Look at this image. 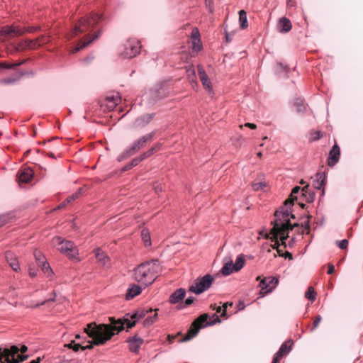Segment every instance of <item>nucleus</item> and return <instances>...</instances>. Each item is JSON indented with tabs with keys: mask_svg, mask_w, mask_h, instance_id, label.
Returning a JSON list of instances; mask_svg holds the SVG:
<instances>
[{
	"mask_svg": "<svg viewBox=\"0 0 363 363\" xmlns=\"http://www.w3.org/2000/svg\"><path fill=\"white\" fill-rule=\"evenodd\" d=\"M6 258L11 267L15 271L18 272L20 270V266L16 258L12 257V254L7 252Z\"/></svg>",
	"mask_w": 363,
	"mask_h": 363,
	"instance_id": "nucleus-29",
	"label": "nucleus"
},
{
	"mask_svg": "<svg viewBox=\"0 0 363 363\" xmlns=\"http://www.w3.org/2000/svg\"><path fill=\"white\" fill-rule=\"evenodd\" d=\"M52 244L57 247V250L69 258H76L78 250L74 244L69 240H65L60 237H55L52 239Z\"/></svg>",
	"mask_w": 363,
	"mask_h": 363,
	"instance_id": "nucleus-6",
	"label": "nucleus"
},
{
	"mask_svg": "<svg viewBox=\"0 0 363 363\" xmlns=\"http://www.w3.org/2000/svg\"><path fill=\"white\" fill-rule=\"evenodd\" d=\"M296 6V1L294 0H286V6L288 8L294 7Z\"/></svg>",
	"mask_w": 363,
	"mask_h": 363,
	"instance_id": "nucleus-59",
	"label": "nucleus"
},
{
	"mask_svg": "<svg viewBox=\"0 0 363 363\" xmlns=\"http://www.w3.org/2000/svg\"><path fill=\"white\" fill-rule=\"evenodd\" d=\"M239 22L240 26L242 29H245L248 27L247 13L244 10H240L239 11Z\"/></svg>",
	"mask_w": 363,
	"mask_h": 363,
	"instance_id": "nucleus-31",
	"label": "nucleus"
},
{
	"mask_svg": "<svg viewBox=\"0 0 363 363\" xmlns=\"http://www.w3.org/2000/svg\"><path fill=\"white\" fill-rule=\"evenodd\" d=\"M186 294L185 289H179L176 290L169 297V302L172 304L177 303L183 300Z\"/></svg>",
	"mask_w": 363,
	"mask_h": 363,
	"instance_id": "nucleus-21",
	"label": "nucleus"
},
{
	"mask_svg": "<svg viewBox=\"0 0 363 363\" xmlns=\"http://www.w3.org/2000/svg\"><path fill=\"white\" fill-rule=\"evenodd\" d=\"M135 325V321H130L128 319H118L115 320V331L118 333L122 331L125 328H131Z\"/></svg>",
	"mask_w": 363,
	"mask_h": 363,
	"instance_id": "nucleus-16",
	"label": "nucleus"
},
{
	"mask_svg": "<svg viewBox=\"0 0 363 363\" xmlns=\"http://www.w3.org/2000/svg\"><path fill=\"white\" fill-rule=\"evenodd\" d=\"M95 256L99 264L101 267H106L107 264L110 262V259L106 253L100 249L95 250Z\"/></svg>",
	"mask_w": 363,
	"mask_h": 363,
	"instance_id": "nucleus-20",
	"label": "nucleus"
},
{
	"mask_svg": "<svg viewBox=\"0 0 363 363\" xmlns=\"http://www.w3.org/2000/svg\"><path fill=\"white\" fill-rule=\"evenodd\" d=\"M243 126L252 129V130H255V129L257 128L256 124L251 123H246L245 125H240L239 127H240V128L242 129L243 128Z\"/></svg>",
	"mask_w": 363,
	"mask_h": 363,
	"instance_id": "nucleus-52",
	"label": "nucleus"
},
{
	"mask_svg": "<svg viewBox=\"0 0 363 363\" xmlns=\"http://www.w3.org/2000/svg\"><path fill=\"white\" fill-rule=\"evenodd\" d=\"M194 301V297H189L188 298H186L185 300V305L186 306H189L191 303H193Z\"/></svg>",
	"mask_w": 363,
	"mask_h": 363,
	"instance_id": "nucleus-62",
	"label": "nucleus"
},
{
	"mask_svg": "<svg viewBox=\"0 0 363 363\" xmlns=\"http://www.w3.org/2000/svg\"><path fill=\"white\" fill-rule=\"evenodd\" d=\"M16 81V78L8 77V78H5V79H1L0 80V84H9L14 83Z\"/></svg>",
	"mask_w": 363,
	"mask_h": 363,
	"instance_id": "nucleus-48",
	"label": "nucleus"
},
{
	"mask_svg": "<svg viewBox=\"0 0 363 363\" xmlns=\"http://www.w3.org/2000/svg\"><path fill=\"white\" fill-rule=\"evenodd\" d=\"M337 245L340 249H346L348 246V240L345 239L337 242Z\"/></svg>",
	"mask_w": 363,
	"mask_h": 363,
	"instance_id": "nucleus-51",
	"label": "nucleus"
},
{
	"mask_svg": "<svg viewBox=\"0 0 363 363\" xmlns=\"http://www.w3.org/2000/svg\"><path fill=\"white\" fill-rule=\"evenodd\" d=\"M271 239L272 241H274V245L273 246L274 248H276L277 250V252L279 253V256H284L283 250L281 249V246L282 245L284 248L286 247V242H284V244H279L278 239L276 240L273 235H272Z\"/></svg>",
	"mask_w": 363,
	"mask_h": 363,
	"instance_id": "nucleus-39",
	"label": "nucleus"
},
{
	"mask_svg": "<svg viewBox=\"0 0 363 363\" xmlns=\"http://www.w3.org/2000/svg\"><path fill=\"white\" fill-rule=\"evenodd\" d=\"M257 281L260 280L259 287H260V294L264 296L271 292L278 284L279 280L276 277H264L261 279V277H257Z\"/></svg>",
	"mask_w": 363,
	"mask_h": 363,
	"instance_id": "nucleus-9",
	"label": "nucleus"
},
{
	"mask_svg": "<svg viewBox=\"0 0 363 363\" xmlns=\"http://www.w3.org/2000/svg\"><path fill=\"white\" fill-rule=\"evenodd\" d=\"M23 31L18 26H4L0 28V37L6 36L9 35H21Z\"/></svg>",
	"mask_w": 363,
	"mask_h": 363,
	"instance_id": "nucleus-14",
	"label": "nucleus"
},
{
	"mask_svg": "<svg viewBox=\"0 0 363 363\" xmlns=\"http://www.w3.org/2000/svg\"><path fill=\"white\" fill-rule=\"evenodd\" d=\"M316 293L312 286H309L305 294L306 298L308 300L313 301L315 299Z\"/></svg>",
	"mask_w": 363,
	"mask_h": 363,
	"instance_id": "nucleus-40",
	"label": "nucleus"
},
{
	"mask_svg": "<svg viewBox=\"0 0 363 363\" xmlns=\"http://www.w3.org/2000/svg\"><path fill=\"white\" fill-rule=\"evenodd\" d=\"M211 308H213V310H216L217 313H223V310L222 309V307L220 306H216V305H211Z\"/></svg>",
	"mask_w": 363,
	"mask_h": 363,
	"instance_id": "nucleus-61",
	"label": "nucleus"
},
{
	"mask_svg": "<svg viewBox=\"0 0 363 363\" xmlns=\"http://www.w3.org/2000/svg\"><path fill=\"white\" fill-rule=\"evenodd\" d=\"M99 34H96V35H94L91 38H89V39L86 41H84L82 43V44L80 45H78L75 48H74L72 50V53H74V52H78L79 50H80L81 49H83L84 48L86 47L88 45H89L92 41H94L95 39H96L97 38H99Z\"/></svg>",
	"mask_w": 363,
	"mask_h": 363,
	"instance_id": "nucleus-30",
	"label": "nucleus"
},
{
	"mask_svg": "<svg viewBox=\"0 0 363 363\" xmlns=\"http://www.w3.org/2000/svg\"><path fill=\"white\" fill-rule=\"evenodd\" d=\"M16 65H6L4 63H0V68H5V69H12Z\"/></svg>",
	"mask_w": 363,
	"mask_h": 363,
	"instance_id": "nucleus-58",
	"label": "nucleus"
},
{
	"mask_svg": "<svg viewBox=\"0 0 363 363\" xmlns=\"http://www.w3.org/2000/svg\"><path fill=\"white\" fill-rule=\"evenodd\" d=\"M154 132L147 134L133 143L132 146L128 149V153L130 155L135 154L137 151L143 148L148 142H150L154 137Z\"/></svg>",
	"mask_w": 363,
	"mask_h": 363,
	"instance_id": "nucleus-11",
	"label": "nucleus"
},
{
	"mask_svg": "<svg viewBox=\"0 0 363 363\" xmlns=\"http://www.w3.org/2000/svg\"><path fill=\"white\" fill-rule=\"evenodd\" d=\"M83 192H84V189L83 188L78 189V190L75 193H74L71 196H69L66 199V201H67V203H70L71 202H72L75 199H78L83 194Z\"/></svg>",
	"mask_w": 363,
	"mask_h": 363,
	"instance_id": "nucleus-37",
	"label": "nucleus"
},
{
	"mask_svg": "<svg viewBox=\"0 0 363 363\" xmlns=\"http://www.w3.org/2000/svg\"><path fill=\"white\" fill-rule=\"evenodd\" d=\"M42 271L47 277H50L52 274V270L50 267V264L47 262H43L40 264Z\"/></svg>",
	"mask_w": 363,
	"mask_h": 363,
	"instance_id": "nucleus-36",
	"label": "nucleus"
},
{
	"mask_svg": "<svg viewBox=\"0 0 363 363\" xmlns=\"http://www.w3.org/2000/svg\"><path fill=\"white\" fill-rule=\"evenodd\" d=\"M141 50L140 42L137 39H129L124 45V50L120 53L124 58H133L137 56Z\"/></svg>",
	"mask_w": 363,
	"mask_h": 363,
	"instance_id": "nucleus-7",
	"label": "nucleus"
},
{
	"mask_svg": "<svg viewBox=\"0 0 363 363\" xmlns=\"http://www.w3.org/2000/svg\"><path fill=\"white\" fill-rule=\"evenodd\" d=\"M18 349V352H21V353H25L28 350V347L26 345H23L21 348Z\"/></svg>",
	"mask_w": 363,
	"mask_h": 363,
	"instance_id": "nucleus-64",
	"label": "nucleus"
},
{
	"mask_svg": "<svg viewBox=\"0 0 363 363\" xmlns=\"http://www.w3.org/2000/svg\"><path fill=\"white\" fill-rule=\"evenodd\" d=\"M34 256L39 264H41L43 262H45V257L40 251L35 250L34 252Z\"/></svg>",
	"mask_w": 363,
	"mask_h": 363,
	"instance_id": "nucleus-46",
	"label": "nucleus"
},
{
	"mask_svg": "<svg viewBox=\"0 0 363 363\" xmlns=\"http://www.w3.org/2000/svg\"><path fill=\"white\" fill-rule=\"evenodd\" d=\"M294 106L296 108V111L298 113H302L306 111V107L305 104H303V101L301 99H297L294 101Z\"/></svg>",
	"mask_w": 363,
	"mask_h": 363,
	"instance_id": "nucleus-38",
	"label": "nucleus"
},
{
	"mask_svg": "<svg viewBox=\"0 0 363 363\" xmlns=\"http://www.w3.org/2000/svg\"><path fill=\"white\" fill-rule=\"evenodd\" d=\"M152 115L147 114L145 116H142L141 118H138L137 120V122L139 123V125H145L150 123V121L152 120Z\"/></svg>",
	"mask_w": 363,
	"mask_h": 363,
	"instance_id": "nucleus-41",
	"label": "nucleus"
},
{
	"mask_svg": "<svg viewBox=\"0 0 363 363\" xmlns=\"http://www.w3.org/2000/svg\"><path fill=\"white\" fill-rule=\"evenodd\" d=\"M310 233V225H309V221L307 220V222L305 223L304 229L301 231V234H308Z\"/></svg>",
	"mask_w": 363,
	"mask_h": 363,
	"instance_id": "nucleus-53",
	"label": "nucleus"
},
{
	"mask_svg": "<svg viewBox=\"0 0 363 363\" xmlns=\"http://www.w3.org/2000/svg\"><path fill=\"white\" fill-rule=\"evenodd\" d=\"M17 357H11V363H21L26 360L28 357V355L19 354L18 353L16 354Z\"/></svg>",
	"mask_w": 363,
	"mask_h": 363,
	"instance_id": "nucleus-43",
	"label": "nucleus"
},
{
	"mask_svg": "<svg viewBox=\"0 0 363 363\" xmlns=\"http://www.w3.org/2000/svg\"><path fill=\"white\" fill-rule=\"evenodd\" d=\"M161 147H162V145L160 143H157L155 144L152 148L154 150V152H156L157 151H159L160 149H161Z\"/></svg>",
	"mask_w": 363,
	"mask_h": 363,
	"instance_id": "nucleus-63",
	"label": "nucleus"
},
{
	"mask_svg": "<svg viewBox=\"0 0 363 363\" xmlns=\"http://www.w3.org/2000/svg\"><path fill=\"white\" fill-rule=\"evenodd\" d=\"M194 54H192V53H191V54L183 53V54L182 55V59L183 60H184V61H186V60H188L190 57H194Z\"/></svg>",
	"mask_w": 363,
	"mask_h": 363,
	"instance_id": "nucleus-57",
	"label": "nucleus"
},
{
	"mask_svg": "<svg viewBox=\"0 0 363 363\" xmlns=\"http://www.w3.org/2000/svg\"><path fill=\"white\" fill-rule=\"evenodd\" d=\"M19 349L16 345H12L10 347H0V363H11V357H16Z\"/></svg>",
	"mask_w": 363,
	"mask_h": 363,
	"instance_id": "nucleus-10",
	"label": "nucleus"
},
{
	"mask_svg": "<svg viewBox=\"0 0 363 363\" xmlns=\"http://www.w3.org/2000/svg\"><path fill=\"white\" fill-rule=\"evenodd\" d=\"M213 281V278L210 274L198 278L195 281V284L190 286L189 291L196 294H200L211 286Z\"/></svg>",
	"mask_w": 363,
	"mask_h": 363,
	"instance_id": "nucleus-8",
	"label": "nucleus"
},
{
	"mask_svg": "<svg viewBox=\"0 0 363 363\" xmlns=\"http://www.w3.org/2000/svg\"><path fill=\"white\" fill-rule=\"evenodd\" d=\"M157 318V313H155L153 316H148L147 317L145 320L143 321V324L145 326H150L152 324H153Z\"/></svg>",
	"mask_w": 363,
	"mask_h": 363,
	"instance_id": "nucleus-42",
	"label": "nucleus"
},
{
	"mask_svg": "<svg viewBox=\"0 0 363 363\" xmlns=\"http://www.w3.org/2000/svg\"><path fill=\"white\" fill-rule=\"evenodd\" d=\"M142 291V288L136 284H133L128 289L127 293L125 294L126 299H132L136 296L139 295Z\"/></svg>",
	"mask_w": 363,
	"mask_h": 363,
	"instance_id": "nucleus-23",
	"label": "nucleus"
},
{
	"mask_svg": "<svg viewBox=\"0 0 363 363\" xmlns=\"http://www.w3.org/2000/svg\"><path fill=\"white\" fill-rule=\"evenodd\" d=\"M282 356H279V353H276L272 363H279Z\"/></svg>",
	"mask_w": 363,
	"mask_h": 363,
	"instance_id": "nucleus-56",
	"label": "nucleus"
},
{
	"mask_svg": "<svg viewBox=\"0 0 363 363\" xmlns=\"http://www.w3.org/2000/svg\"><path fill=\"white\" fill-rule=\"evenodd\" d=\"M55 293H54V297H53V298H50V299H48V300H45V301H43V302H42V303H38V304H36V305L35 306V307H37V306H42V305H45L46 303L50 302V301L53 302V301H55Z\"/></svg>",
	"mask_w": 363,
	"mask_h": 363,
	"instance_id": "nucleus-55",
	"label": "nucleus"
},
{
	"mask_svg": "<svg viewBox=\"0 0 363 363\" xmlns=\"http://www.w3.org/2000/svg\"><path fill=\"white\" fill-rule=\"evenodd\" d=\"M141 237L145 246L149 247L151 245L150 233L147 229L142 230Z\"/></svg>",
	"mask_w": 363,
	"mask_h": 363,
	"instance_id": "nucleus-33",
	"label": "nucleus"
},
{
	"mask_svg": "<svg viewBox=\"0 0 363 363\" xmlns=\"http://www.w3.org/2000/svg\"><path fill=\"white\" fill-rule=\"evenodd\" d=\"M340 155V147L335 144L330 151L329 157L328 160V164L330 167L334 166L339 160Z\"/></svg>",
	"mask_w": 363,
	"mask_h": 363,
	"instance_id": "nucleus-13",
	"label": "nucleus"
},
{
	"mask_svg": "<svg viewBox=\"0 0 363 363\" xmlns=\"http://www.w3.org/2000/svg\"><path fill=\"white\" fill-rule=\"evenodd\" d=\"M154 153H155L154 150L152 147H151L147 151L145 152L144 153H143L141 155L142 159H143V160L147 159L149 157H150L152 155H153Z\"/></svg>",
	"mask_w": 363,
	"mask_h": 363,
	"instance_id": "nucleus-49",
	"label": "nucleus"
},
{
	"mask_svg": "<svg viewBox=\"0 0 363 363\" xmlns=\"http://www.w3.org/2000/svg\"><path fill=\"white\" fill-rule=\"evenodd\" d=\"M154 262H145L140 264L134 272V278L138 282L143 283L145 286L151 284L155 280Z\"/></svg>",
	"mask_w": 363,
	"mask_h": 363,
	"instance_id": "nucleus-3",
	"label": "nucleus"
},
{
	"mask_svg": "<svg viewBox=\"0 0 363 363\" xmlns=\"http://www.w3.org/2000/svg\"><path fill=\"white\" fill-rule=\"evenodd\" d=\"M108 160L109 163H111V156L108 152L104 154V155H100L97 164L99 167L104 166V165L106 164Z\"/></svg>",
	"mask_w": 363,
	"mask_h": 363,
	"instance_id": "nucleus-34",
	"label": "nucleus"
},
{
	"mask_svg": "<svg viewBox=\"0 0 363 363\" xmlns=\"http://www.w3.org/2000/svg\"><path fill=\"white\" fill-rule=\"evenodd\" d=\"M101 108L104 112L108 114L110 118H112V111L113 109V96H107L104 103L101 104Z\"/></svg>",
	"mask_w": 363,
	"mask_h": 363,
	"instance_id": "nucleus-19",
	"label": "nucleus"
},
{
	"mask_svg": "<svg viewBox=\"0 0 363 363\" xmlns=\"http://www.w3.org/2000/svg\"><path fill=\"white\" fill-rule=\"evenodd\" d=\"M109 319L111 325L96 324V323L87 324L84 331L89 337L93 339V341L89 345L82 346L80 344H75L74 341H72L70 343L65 345V347L77 352L79 349L82 350L91 349L93 348V345H99L105 343L113 335V327L112 326L113 324V317H111Z\"/></svg>",
	"mask_w": 363,
	"mask_h": 363,
	"instance_id": "nucleus-1",
	"label": "nucleus"
},
{
	"mask_svg": "<svg viewBox=\"0 0 363 363\" xmlns=\"http://www.w3.org/2000/svg\"><path fill=\"white\" fill-rule=\"evenodd\" d=\"M191 47L192 49V52H197L200 51L202 48V45L201 43L200 39V33L199 29L197 28H194L192 30L191 34Z\"/></svg>",
	"mask_w": 363,
	"mask_h": 363,
	"instance_id": "nucleus-12",
	"label": "nucleus"
},
{
	"mask_svg": "<svg viewBox=\"0 0 363 363\" xmlns=\"http://www.w3.org/2000/svg\"><path fill=\"white\" fill-rule=\"evenodd\" d=\"M291 28L290 20L286 17L281 18L277 23V29L280 33H287L291 30Z\"/></svg>",
	"mask_w": 363,
	"mask_h": 363,
	"instance_id": "nucleus-18",
	"label": "nucleus"
},
{
	"mask_svg": "<svg viewBox=\"0 0 363 363\" xmlns=\"http://www.w3.org/2000/svg\"><path fill=\"white\" fill-rule=\"evenodd\" d=\"M153 309L152 308H139L131 315L132 319H141L147 315L148 313H152Z\"/></svg>",
	"mask_w": 363,
	"mask_h": 363,
	"instance_id": "nucleus-27",
	"label": "nucleus"
},
{
	"mask_svg": "<svg viewBox=\"0 0 363 363\" xmlns=\"http://www.w3.org/2000/svg\"><path fill=\"white\" fill-rule=\"evenodd\" d=\"M301 190V188L299 186H295L291 193V195L288 199L292 200V205L294 204V200H296L297 198L295 196V194H298L299 191Z\"/></svg>",
	"mask_w": 363,
	"mask_h": 363,
	"instance_id": "nucleus-47",
	"label": "nucleus"
},
{
	"mask_svg": "<svg viewBox=\"0 0 363 363\" xmlns=\"http://www.w3.org/2000/svg\"><path fill=\"white\" fill-rule=\"evenodd\" d=\"M186 76L190 82L196 84V76L193 66L186 68Z\"/></svg>",
	"mask_w": 363,
	"mask_h": 363,
	"instance_id": "nucleus-32",
	"label": "nucleus"
},
{
	"mask_svg": "<svg viewBox=\"0 0 363 363\" xmlns=\"http://www.w3.org/2000/svg\"><path fill=\"white\" fill-rule=\"evenodd\" d=\"M245 262V259L244 255H239V257L236 259L235 264L233 265L234 269L235 271L238 272L243 267Z\"/></svg>",
	"mask_w": 363,
	"mask_h": 363,
	"instance_id": "nucleus-35",
	"label": "nucleus"
},
{
	"mask_svg": "<svg viewBox=\"0 0 363 363\" xmlns=\"http://www.w3.org/2000/svg\"><path fill=\"white\" fill-rule=\"evenodd\" d=\"M228 306H232L233 303H226L223 306V313H221V317L226 316V309Z\"/></svg>",
	"mask_w": 363,
	"mask_h": 363,
	"instance_id": "nucleus-54",
	"label": "nucleus"
},
{
	"mask_svg": "<svg viewBox=\"0 0 363 363\" xmlns=\"http://www.w3.org/2000/svg\"><path fill=\"white\" fill-rule=\"evenodd\" d=\"M294 342L291 340H288L284 342L280 347L277 353H279V356H285L291 351Z\"/></svg>",
	"mask_w": 363,
	"mask_h": 363,
	"instance_id": "nucleus-25",
	"label": "nucleus"
},
{
	"mask_svg": "<svg viewBox=\"0 0 363 363\" xmlns=\"http://www.w3.org/2000/svg\"><path fill=\"white\" fill-rule=\"evenodd\" d=\"M129 343V349L132 352L138 353L140 346L143 344L144 340L143 338L138 335H134L129 337L128 340Z\"/></svg>",
	"mask_w": 363,
	"mask_h": 363,
	"instance_id": "nucleus-15",
	"label": "nucleus"
},
{
	"mask_svg": "<svg viewBox=\"0 0 363 363\" xmlns=\"http://www.w3.org/2000/svg\"><path fill=\"white\" fill-rule=\"evenodd\" d=\"M208 317L209 316L207 313H204L195 319L191 323V328L188 330V333L181 340V342L189 341L199 333L201 328L208 325H213L215 323L220 322L219 317L216 314L213 315V317L215 318V320H211V322H208Z\"/></svg>",
	"mask_w": 363,
	"mask_h": 363,
	"instance_id": "nucleus-4",
	"label": "nucleus"
},
{
	"mask_svg": "<svg viewBox=\"0 0 363 363\" xmlns=\"http://www.w3.org/2000/svg\"><path fill=\"white\" fill-rule=\"evenodd\" d=\"M303 196L306 198V201L308 203H311L314 201L315 194L309 190V185H306L301 189Z\"/></svg>",
	"mask_w": 363,
	"mask_h": 363,
	"instance_id": "nucleus-28",
	"label": "nucleus"
},
{
	"mask_svg": "<svg viewBox=\"0 0 363 363\" xmlns=\"http://www.w3.org/2000/svg\"><path fill=\"white\" fill-rule=\"evenodd\" d=\"M325 175L324 173H317L315 179L313 181V186L316 189H320L325 186Z\"/></svg>",
	"mask_w": 363,
	"mask_h": 363,
	"instance_id": "nucleus-24",
	"label": "nucleus"
},
{
	"mask_svg": "<svg viewBox=\"0 0 363 363\" xmlns=\"http://www.w3.org/2000/svg\"><path fill=\"white\" fill-rule=\"evenodd\" d=\"M234 264H233V260L230 258H226L225 259V264L221 269L222 274L225 276H228L233 272H236L233 268Z\"/></svg>",
	"mask_w": 363,
	"mask_h": 363,
	"instance_id": "nucleus-26",
	"label": "nucleus"
},
{
	"mask_svg": "<svg viewBox=\"0 0 363 363\" xmlns=\"http://www.w3.org/2000/svg\"><path fill=\"white\" fill-rule=\"evenodd\" d=\"M335 272V267L332 264H328V274H332Z\"/></svg>",
	"mask_w": 363,
	"mask_h": 363,
	"instance_id": "nucleus-60",
	"label": "nucleus"
},
{
	"mask_svg": "<svg viewBox=\"0 0 363 363\" xmlns=\"http://www.w3.org/2000/svg\"><path fill=\"white\" fill-rule=\"evenodd\" d=\"M197 69L200 80L203 87L208 91H211V83L207 74L203 69V67L201 65H198Z\"/></svg>",
	"mask_w": 363,
	"mask_h": 363,
	"instance_id": "nucleus-17",
	"label": "nucleus"
},
{
	"mask_svg": "<svg viewBox=\"0 0 363 363\" xmlns=\"http://www.w3.org/2000/svg\"><path fill=\"white\" fill-rule=\"evenodd\" d=\"M321 316L320 315H317L314 320H313V326H312V328H311V330H314L319 325L320 322L321 321Z\"/></svg>",
	"mask_w": 363,
	"mask_h": 363,
	"instance_id": "nucleus-50",
	"label": "nucleus"
},
{
	"mask_svg": "<svg viewBox=\"0 0 363 363\" xmlns=\"http://www.w3.org/2000/svg\"><path fill=\"white\" fill-rule=\"evenodd\" d=\"M292 206V200L286 199L284 205L274 213L275 219L272 222L273 228L270 230V235L277 240L280 237L282 244L289 238V233L293 230L289 220V207Z\"/></svg>",
	"mask_w": 363,
	"mask_h": 363,
	"instance_id": "nucleus-2",
	"label": "nucleus"
},
{
	"mask_svg": "<svg viewBox=\"0 0 363 363\" xmlns=\"http://www.w3.org/2000/svg\"><path fill=\"white\" fill-rule=\"evenodd\" d=\"M321 138V133L318 130H312L310 132L309 141L313 142Z\"/></svg>",
	"mask_w": 363,
	"mask_h": 363,
	"instance_id": "nucleus-44",
	"label": "nucleus"
},
{
	"mask_svg": "<svg viewBox=\"0 0 363 363\" xmlns=\"http://www.w3.org/2000/svg\"><path fill=\"white\" fill-rule=\"evenodd\" d=\"M143 160V159H142L141 155L139 157L134 158L130 164L125 167V169H129L132 167L138 165Z\"/></svg>",
	"mask_w": 363,
	"mask_h": 363,
	"instance_id": "nucleus-45",
	"label": "nucleus"
},
{
	"mask_svg": "<svg viewBox=\"0 0 363 363\" xmlns=\"http://www.w3.org/2000/svg\"><path fill=\"white\" fill-rule=\"evenodd\" d=\"M33 176V172L30 168L24 169L23 171H21L18 174V180L21 182H28Z\"/></svg>",
	"mask_w": 363,
	"mask_h": 363,
	"instance_id": "nucleus-22",
	"label": "nucleus"
},
{
	"mask_svg": "<svg viewBox=\"0 0 363 363\" xmlns=\"http://www.w3.org/2000/svg\"><path fill=\"white\" fill-rule=\"evenodd\" d=\"M102 17L98 14H91L89 16L82 18L79 23L75 26L69 34V38L74 37L79 33H82L89 30L90 28H94L96 25L101 21Z\"/></svg>",
	"mask_w": 363,
	"mask_h": 363,
	"instance_id": "nucleus-5",
	"label": "nucleus"
}]
</instances>
